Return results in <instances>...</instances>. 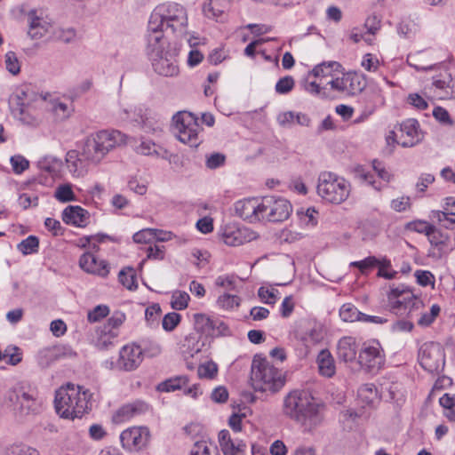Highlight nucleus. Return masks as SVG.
<instances>
[{
	"instance_id": "e433bc0d",
	"label": "nucleus",
	"mask_w": 455,
	"mask_h": 455,
	"mask_svg": "<svg viewBox=\"0 0 455 455\" xmlns=\"http://www.w3.org/2000/svg\"><path fill=\"white\" fill-rule=\"evenodd\" d=\"M279 291L272 284L260 286L258 290V297L267 305H275L279 299Z\"/></svg>"
},
{
	"instance_id": "f03ea898",
	"label": "nucleus",
	"mask_w": 455,
	"mask_h": 455,
	"mask_svg": "<svg viewBox=\"0 0 455 455\" xmlns=\"http://www.w3.org/2000/svg\"><path fill=\"white\" fill-rule=\"evenodd\" d=\"M9 106L14 118L25 125L36 127L41 124L48 102L32 89L24 87L11 96Z\"/></svg>"
},
{
	"instance_id": "1a4fd4ad",
	"label": "nucleus",
	"mask_w": 455,
	"mask_h": 455,
	"mask_svg": "<svg viewBox=\"0 0 455 455\" xmlns=\"http://www.w3.org/2000/svg\"><path fill=\"white\" fill-rule=\"evenodd\" d=\"M387 305L395 314L407 315L413 318L417 311L423 308L424 304L420 298L404 284L390 285L387 293Z\"/></svg>"
},
{
	"instance_id": "4d7b16f0",
	"label": "nucleus",
	"mask_w": 455,
	"mask_h": 455,
	"mask_svg": "<svg viewBox=\"0 0 455 455\" xmlns=\"http://www.w3.org/2000/svg\"><path fill=\"white\" fill-rule=\"evenodd\" d=\"M180 320L181 316L180 314L176 312H171L164 316L162 326L164 331H172L178 326V324L180 323Z\"/></svg>"
},
{
	"instance_id": "c9c22d12",
	"label": "nucleus",
	"mask_w": 455,
	"mask_h": 455,
	"mask_svg": "<svg viewBox=\"0 0 455 455\" xmlns=\"http://www.w3.org/2000/svg\"><path fill=\"white\" fill-rule=\"evenodd\" d=\"M108 327H100L97 333L96 346L100 349H106L113 344L115 339L117 337L118 332H113L108 329Z\"/></svg>"
},
{
	"instance_id": "2eb2a0df",
	"label": "nucleus",
	"mask_w": 455,
	"mask_h": 455,
	"mask_svg": "<svg viewBox=\"0 0 455 455\" xmlns=\"http://www.w3.org/2000/svg\"><path fill=\"white\" fill-rule=\"evenodd\" d=\"M420 365L429 372H437L444 364V355L441 346L429 342L421 346L419 352Z\"/></svg>"
},
{
	"instance_id": "a19ab883",
	"label": "nucleus",
	"mask_w": 455,
	"mask_h": 455,
	"mask_svg": "<svg viewBox=\"0 0 455 455\" xmlns=\"http://www.w3.org/2000/svg\"><path fill=\"white\" fill-rule=\"evenodd\" d=\"M190 455H220V452L212 443L202 440L194 444Z\"/></svg>"
},
{
	"instance_id": "b1692460",
	"label": "nucleus",
	"mask_w": 455,
	"mask_h": 455,
	"mask_svg": "<svg viewBox=\"0 0 455 455\" xmlns=\"http://www.w3.org/2000/svg\"><path fill=\"white\" fill-rule=\"evenodd\" d=\"M340 72H342V65L338 61L330 60L323 61L315 66L313 69L308 72V76H313L325 84L324 81L326 79H332V77L340 75Z\"/></svg>"
},
{
	"instance_id": "aec40b11",
	"label": "nucleus",
	"mask_w": 455,
	"mask_h": 455,
	"mask_svg": "<svg viewBox=\"0 0 455 455\" xmlns=\"http://www.w3.org/2000/svg\"><path fill=\"white\" fill-rule=\"evenodd\" d=\"M28 31L32 39H40L49 33L52 25L42 12L31 10L28 12Z\"/></svg>"
},
{
	"instance_id": "680f3d73",
	"label": "nucleus",
	"mask_w": 455,
	"mask_h": 455,
	"mask_svg": "<svg viewBox=\"0 0 455 455\" xmlns=\"http://www.w3.org/2000/svg\"><path fill=\"white\" fill-rule=\"evenodd\" d=\"M10 161L13 172L17 174H20L29 166V162L20 155L12 156Z\"/></svg>"
},
{
	"instance_id": "6ab92c4d",
	"label": "nucleus",
	"mask_w": 455,
	"mask_h": 455,
	"mask_svg": "<svg viewBox=\"0 0 455 455\" xmlns=\"http://www.w3.org/2000/svg\"><path fill=\"white\" fill-rule=\"evenodd\" d=\"M235 210L238 216L249 222L263 220L261 199L248 198L240 200L236 202Z\"/></svg>"
},
{
	"instance_id": "0eeeda50",
	"label": "nucleus",
	"mask_w": 455,
	"mask_h": 455,
	"mask_svg": "<svg viewBox=\"0 0 455 455\" xmlns=\"http://www.w3.org/2000/svg\"><path fill=\"white\" fill-rule=\"evenodd\" d=\"M251 380L256 391L272 394L278 392L285 383L281 370L260 357H254L252 361Z\"/></svg>"
},
{
	"instance_id": "f257e3e1",
	"label": "nucleus",
	"mask_w": 455,
	"mask_h": 455,
	"mask_svg": "<svg viewBox=\"0 0 455 455\" xmlns=\"http://www.w3.org/2000/svg\"><path fill=\"white\" fill-rule=\"evenodd\" d=\"M283 414L307 427H314L322 421L320 405L306 390L295 389L288 393L283 401Z\"/></svg>"
},
{
	"instance_id": "e2e57ef3",
	"label": "nucleus",
	"mask_w": 455,
	"mask_h": 455,
	"mask_svg": "<svg viewBox=\"0 0 455 455\" xmlns=\"http://www.w3.org/2000/svg\"><path fill=\"white\" fill-rule=\"evenodd\" d=\"M6 69L12 75H17L20 70V65L16 54L13 52H8L5 54Z\"/></svg>"
},
{
	"instance_id": "bf43d9fd",
	"label": "nucleus",
	"mask_w": 455,
	"mask_h": 455,
	"mask_svg": "<svg viewBox=\"0 0 455 455\" xmlns=\"http://www.w3.org/2000/svg\"><path fill=\"white\" fill-rule=\"evenodd\" d=\"M26 391L24 388L20 386L16 385L10 388L6 393V400L14 407H16L22 396V394H24Z\"/></svg>"
},
{
	"instance_id": "ddd939ff",
	"label": "nucleus",
	"mask_w": 455,
	"mask_h": 455,
	"mask_svg": "<svg viewBox=\"0 0 455 455\" xmlns=\"http://www.w3.org/2000/svg\"><path fill=\"white\" fill-rule=\"evenodd\" d=\"M195 330L207 337L219 338L231 335L229 326L222 319L204 313L193 315Z\"/></svg>"
},
{
	"instance_id": "4468645a",
	"label": "nucleus",
	"mask_w": 455,
	"mask_h": 455,
	"mask_svg": "<svg viewBox=\"0 0 455 455\" xmlns=\"http://www.w3.org/2000/svg\"><path fill=\"white\" fill-rule=\"evenodd\" d=\"M263 220L278 222L286 220L292 212L290 202L283 197L265 196L261 199Z\"/></svg>"
},
{
	"instance_id": "393cba45",
	"label": "nucleus",
	"mask_w": 455,
	"mask_h": 455,
	"mask_svg": "<svg viewBox=\"0 0 455 455\" xmlns=\"http://www.w3.org/2000/svg\"><path fill=\"white\" fill-rule=\"evenodd\" d=\"M79 266L89 274L103 277L107 276L109 272L108 264L104 260H98L97 258L90 252H86L81 256Z\"/></svg>"
},
{
	"instance_id": "cd10ccee",
	"label": "nucleus",
	"mask_w": 455,
	"mask_h": 455,
	"mask_svg": "<svg viewBox=\"0 0 455 455\" xmlns=\"http://www.w3.org/2000/svg\"><path fill=\"white\" fill-rule=\"evenodd\" d=\"M148 409V405L142 402L125 404L116 411L113 415V421L116 424L129 420L133 416L138 415Z\"/></svg>"
},
{
	"instance_id": "f704fd0d",
	"label": "nucleus",
	"mask_w": 455,
	"mask_h": 455,
	"mask_svg": "<svg viewBox=\"0 0 455 455\" xmlns=\"http://www.w3.org/2000/svg\"><path fill=\"white\" fill-rule=\"evenodd\" d=\"M162 234V230L146 228L133 235V241L137 243H149L155 240L168 241V237H159L157 235Z\"/></svg>"
},
{
	"instance_id": "8fccbe9b",
	"label": "nucleus",
	"mask_w": 455,
	"mask_h": 455,
	"mask_svg": "<svg viewBox=\"0 0 455 455\" xmlns=\"http://www.w3.org/2000/svg\"><path fill=\"white\" fill-rule=\"evenodd\" d=\"M380 263L379 259L374 256H369L360 261H353L350 267H357L363 275H366L369 271L378 267Z\"/></svg>"
},
{
	"instance_id": "58836bf2",
	"label": "nucleus",
	"mask_w": 455,
	"mask_h": 455,
	"mask_svg": "<svg viewBox=\"0 0 455 455\" xmlns=\"http://www.w3.org/2000/svg\"><path fill=\"white\" fill-rule=\"evenodd\" d=\"M313 76H307V78L304 82V89L308 93L315 96L324 97L326 96L327 92V86L326 84H323L322 81L318 79L310 80Z\"/></svg>"
},
{
	"instance_id": "7c9ffc66",
	"label": "nucleus",
	"mask_w": 455,
	"mask_h": 455,
	"mask_svg": "<svg viewBox=\"0 0 455 455\" xmlns=\"http://www.w3.org/2000/svg\"><path fill=\"white\" fill-rule=\"evenodd\" d=\"M316 362L321 375L331 378L335 374V363L330 351L326 349L321 350L317 355Z\"/></svg>"
},
{
	"instance_id": "5701e85b",
	"label": "nucleus",
	"mask_w": 455,
	"mask_h": 455,
	"mask_svg": "<svg viewBox=\"0 0 455 455\" xmlns=\"http://www.w3.org/2000/svg\"><path fill=\"white\" fill-rule=\"evenodd\" d=\"M66 167L74 178H83L88 173L90 164L81 156V152L69 150L65 157Z\"/></svg>"
},
{
	"instance_id": "a211bd4d",
	"label": "nucleus",
	"mask_w": 455,
	"mask_h": 455,
	"mask_svg": "<svg viewBox=\"0 0 455 455\" xmlns=\"http://www.w3.org/2000/svg\"><path fill=\"white\" fill-rule=\"evenodd\" d=\"M256 237L255 232L245 227L227 226L221 234L222 241L229 246H239Z\"/></svg>"
},
{
	"instance_id": "f3484780",
	"label": "nucleus",
	"mask_w": 455,
	"mask_h": 455,
	"mask_svg": "<svg viewBox=\"0 0 455 455\" xmlns=\"http://www.w3.org/2000/svg\"><path fill=\"white\" fill-rule=\"evenodd\" d=\"M143 361V349L136 344H127L119 352L116 367L119 370L132 371L136 370Z\"/></svg>"
},
{
	"instance_id": "37998d69",
	"label": "nucleus",
	"mask_w": 455,
	"mask_h": 455,
	"mask_svg": "<svg viewBox=\"0 0 455 455\" xmlns=\"http://www.w3.org/2000/svg\"><path fill=\"white\" fill-rule=\"evenodd\" d=\"M363 313L351 303L343 304L339 309V316L344 322H356L360 321L363 316Z\"/></svg>"
},
{
	"instance_id": "473e14b6",
	"label": "nucleus",
	"mask_w": 455,
	"mask_h": 455,
	"mask_svg": "<svg viewBox=\"0 0 455 455\" xmlns=\"http://www.w3.org/2000/svg\"><path fill=\"white\" fill-rule=\"evenodd\" d=\"M51 110L58 120H66L71 116L75 108L71 101L54 100L51 102Z\"/></svg>"
},
{
	"instance_id": "72a5a7b5",
	"label": "nucleus",
	"mask_w": 455,
	"mask_h": 455,
	"mask_svg": "<svg viewBox=\"0 0 455 455\" xmlns=\"http://www.w3.org/2000/svg\"><path fill=\"white\" fill-rule=\"evenodd\" d=\"M127 114V117H130L129 112L124 110ZM131 118L140 124L145 132L156 131V122L154 117L151 116V112L148 110H143L142 108L138 109V113L134 110V116H131Z\"/></svg>"
},
{
	"instance_id": "9d476101",
	"label": "nucleus",
	"mask_w": 455,
	"mask_h": 455,
	"mask_svg": "<svg viewBox=\"0 0 455 455\" xmlns=\"http://www.w3.org/2000/svg\"><path fill=\"white\" fill-rule=\"evenodd\" d=\"M173 131L180 141L190 147H197L200 144L199 132L202 128L193 114L180 112L173 116Z\"/></svg>"
},
{
	"instance_id": "864d4df0",
	"label": "nucleus",
	"mask_w": 455,
	"mask_h": 455,
	"mask_svg": "<svg viewBox=\"0 0 455 455\" xmlns=\"http://www.w3.org/2000/svg\"><path fill=\"white\" fill-rule=\"evenodd\" d=\"M4 359L10 365H17L22 360L21 350L16 346H8L4 349Z\"/></svg>"
},
{
	"instance_id": "6e6d98bb",
	"label": "nucleus",
	"mask_w": 455,
	"mask_h": 455,
	"mask_svg": "<svg viewBox=\"0 0 455 455\" xmlns=\"http://www.w3.org/2000/svg\"><path fill=\"white\" fill-rule=\"evenodd\" d=\"M295 85V81L292 76H286L280 78L275 84V92L278 94H287L292 91Z\"/></svg>"
},
{
	"instance_id": "7ed1b4c3",
	"label": "nucleus",
	"mask_w": 455,
	"mask_h": 455,
	"mask_svg": "<svg viewBox=\"0 0 455 455\" xmlns=\"http://www.w3.org/2000/svg\"><path fill=\"white\" fill-rule=\"evenodd\" d=\"M188 26L186 9L177 3H164L157 5L148 20V36L164 38L163 31L170 28L172 31L184 32Z\"/></svg>"
},
{
	"instance_id": "79ce46f5",
	"label": "nucleus",
	"mask_w": 455,
	"mask_h": 455,
	"mask_svg": "<svg viewBox=\"0 0 455 455\" xmlns=\"http://www.w3.org/2000/svg\"><path fill=\"white\" fill-rule=\"evenodd\" d=\"M188 382L186 376H179L169 379L158 385V390L162 392H172L185 387Z\"/></svg>"
},
{
	"instance_id": "5fc2aeb1",
	"label": "nucleus",
	"mask_w": 455,
	"mask_h": 455,
	"mask_svg": "<svg viewBox=\"0 0 455 455\" xmlns=\"http://www.w3.org/2000/svg\"><path fill=\"white\" fill-rule=\"evenodd\" d=\"M38 245V239L34 235H30L19 243L18 248L23 254L27 255L36 251Z\"/></svg>"
},
{
	"instance_id": "3c124183",
	"label": "nucleus",
	"mask_w": 455,
	"mask_h": 455,
	"mask_svg": "<svg viewBox=\"0 0 455 455\" xmlns=\"http://www.w3.org/2000/svg\"><path fill=\"white\" fill-rule=\"evenodd\" d=\"M54 196L61 203H68L76 200V196L70 184L60 185L55 190Z\"/></svg>"
},
{
	"instance_id": "338daca9",
	"label": "nucleus",
	"mask_w": 455,
	"mask_h": 455,
	"mask_svg": "<svg viewBox=\"0 0 455 455\" xmlns=\"http://www.w3.org/2000/svg\"><path fill=\"white\" fill-rule=\"evenodd\" d=\"M60 161L52 157H45L38 162V166L42 171H45L49 173H55L57 172V166L60 165Z\"/></svg>"
},
{
	"instance_id": "4be33fe9",
	"label": "nucleus",
	"mask_w": 455,
	"mask_h": 455,
	"mask_svg": "<svg viewBox=\"0 0 455 455\" xmlns=\"http://www.w3.org/2000/svg\"><path fill=\"white\" fill-rule=\"evenodd\" d=\"M399 144L403 148L413 147L422 140L419 131V123L415 119H407L399 127Z\"/></svg>"
},
{
	"instance_id": "a18cd8bd",
	"label": "nucleus",
	"mask_w": 455,
	"mask_h": 455,
	"mask_svg": "<svg viewBox=\"0 0 455 455\" xmlns=\"http://www.w3.org/2000/svg\"><path fill=\"white\" fill-rule=\"evenodd\" d=\"M5 455H40L37 449L24 443H14L5 449Z\"/></svg>"
},
{
	"instance_id": "f8f14e48",
	"label": "nucleus",
	"mask_w": 455,
	"mask_h": 455,
	"mask_svg": "<svg viewBox=\"0 0 455 455\" xmlns=\"http://www.w3.org/2000/svg\"><path fill=\"white\" fill-rule=\"evenodd\" d=\"M385 352L381 344L376 339L363 343L358 353V363L368 372L377 373L385 364Z\"/></svg>"
},
{
	"instance_id": "603ef678",
	"label": "nucleus",
	"mask_w": 455,
	"mask_h": 455,
	"mask_svg": "<svg viewBox=\"0 0 455 455\" xmlns=\"http://www.w3.org/2000/svg\"><path fill=\"white\" fill-rule=\"evenodd\" d=\"M218 366L212 361L205 362L198 366L197 374L201 379H212L217 376Z\"/></svg>"
},
{
	"instance_id": "2f4dec72",
	"label": "nucleus",
	"mask_w": 455,
	"mask_h": 455,
	"mask_svg": "<svg viewBox=\"0 0 455 455\" xmlns=\"http://www.w3.org/2000/svg\"><path fill=\"white\" fill-rule=\"evenodd\" d=\"M359 400L365 405L373 406L379 401V392L371 383L363 385L357 392Z\"/></svg>"
},
{
	"instance_id": "9b49d317",
	"label": "nucleus",
	"mask_w": 455,
	"mask_h": 455,
	"mask_svg": "<svg viewBox=\"0 0 455 455\" xmlns=\"http://www.w3.org/2000/svg\"><path fill=\"white\" fill-rule=\"evenodd\" d=\"M326 85L335 92L346 96H354L362 92L367 85L366 78L363 75L355 71H346L342 66L340 75L326 81Z\"/></svg>"
},
{
	"instance_id": "69168bd1",
	"label": "nucleus",
	"mask_w": 455,
	"mask_h": 455,
	"mask_svg": "<svg viewBox=\"0 0 455 455\" xmlns=\"http://www.w3.org/2000/svg\"><path fill=\"white\" fill-rule=\"evenodd\" d=\"M43 353H44L45 355L54 359L68 357L74 355L71 349L67 348L65 347H57L51 349H45L43 351Z\"/></svg>"
},
{
	"instance_id": "ea45409f",
	"label": "nucleus",
	"mask_w": 455,
	"mask_h": 455,
	"mask_svg": "<svg viewBox=\"0 0 455 455\" xmlns=\"http://www.w3.org/2000/svg\"><path fill=\"white\" fill-rule=\"evenodd\" d=\"M433 84L438 89L444 90L446 97L455 99V79L451 78L450 75H446L443 78H435Z\"/></svg>"
},
{
	"instance_id": "4c0bfd02",
	"label": "nucleus",
	"mask_w": 455,
	"mask_h": 455,
	"mask_svg": "<svg viewBox=\"0 0 455 455\" xmlns=\"http://www.w3.org/2000/svg\"><path fill=\"white\" fill-rule=\"evenodd\" d=\"M14 411L19 412L20 415L35 413L37 411V403L31 395L25 392L22 394L19 404L14 407Z\"/></svg>"
},
{
	"instance_id": "412c9836",
	"label": "nucleus",
	"mask_w": 455,
	"mask_h": 455,
	"mask_svg": "<svg viewBox=\"0 0 455 455\" xmlns=\"http://www.w3.org/2000/svg\"><path fill=\"white\" fill-rule=\"evenodd\" d=\"M219 443L224 455H245L246 443L228 430H221L218 435Z\"/></svg>"
},
{
	"instance_id": "c756f323",
	"label": "nucleus",
	"mask_w": 455,
	"mask_h": 455,
	"mask_svg": "<svg viewBox=\"0 0 455 455\" xmlns=\"http://www.w3.org/2000/svg\"><path fill=\"white\" fill-rule=\"evenodd\" d=\"M232 0H207L203 6V12L208 19L219 20L229 7Z\"/></svg>"
},
{
	"instance_id": "6e6552de",
	"label": "nucleus",
	"mask_w": 455,
	"mask_h": 455,
	"mask_svg": "<svg viewBox=\"0 0 455 455\" xmlns=\"http://www.w3.org/2000/svg\"><path fill=\"white\" fill-rule=\"evenodd\" d=\"M317 195L326 203L341 204L351 194V184L345 178L331 172L320 173L316 187Z\"/></svg>"
},
{
	"instance_id": "20e7f679",
	"label": "nucleus",
	"mask_w": 455,
	"mask_h": 455,
	"mask_svg": "<svg viewBox=\"0 0 455 455\" xmlns=\"http://www.w3.org/2000/svg\"><path fill=\"white\" fill-rule=\"evenodd\" d=\"M127 137L117 130H102L88 136L82 147L81 156L91 165H99L108 154L126 143Z\"/></svg>"
},
{
	"instance_id": "0e129e2a",
	"label": "nucleus",
	"mask_w": 455,
	"mask_h": 455,
	"mask_svg": "<svg viewBox=\"0 0 455 455\" xmlns=\"http://www.w3.org/2000/svg\"><path fill=\"white\" fill-rule=\"evenodd\" d=\"M432 216L439 222H445L447 228H455V213H446L441 211L432 212Z\"/></svg>"
},
{
	"instance_id": "dca6fc26",
	"label": "nucleus",
	"mask_w": 455,
	"mask_h": 455,
	"mask_svg": "<svg viewBox=\"0 0 455 455\" xmlns=\"http://www.w3.org/2000/svg\"><path fill=\"white\" fill-rule=\"evenodd\" d=\"M150 439V433L146 427H132L121 433L123 447L130 451H138L145 448Z\"/></svg>"
},
{
	"instance_id": "c03bdc74",
	"label": "nucleus",
	"mask_w": 455,
	"mask_h": 455,
	"mask_svg": "<svg viewBox=\"0 0 455 455\" xmlns=\"http://www.w3.org/2000/svg\"><path fill=\"white\" fill-rule=\"evenodd\" d=\"M241 299L236 295L224 293L219 296L217 305L220 308L227 311L234 310L240 306Z\"/></svg>"
},
{
	"instance_id": "423d86ee",
	"label": "nucleus",
	"mask_w": 455,
	"mask_h": 455,
	"mask_svg": "<svg viewBox=\"0 0 455 455\" xmlns=\"http://www.w3.org/2000/svg\"><path fill=\"white\" fill-rule=\"evenodd\" d=\"M147 51L155 72L167 77L179 75L177 51L171 48L165 38H160L157 36H148Z\"/></svg>"
},
{
	"instance_id": "09e8293b",
	"label": "nucleus",
	"mask_w": 455,
	"mask_h": 455,
	"mask_svg": "<svg viewBox=\"0 0 455 455\" xmlns=\"http://www.w3.org/2000/svg\"><path fill=\"white\" fill-rule=\"evenodd\" d=\"M120 283L128 290H133L137 287L135 272L132 267L122 269L118 275Z\"/></svg>"
},
{
	"instance_id": "a878e982",
	"label": "nucleus",
	"mask_w": 455,
	"mask_h": 455,
	"mask_svg": "<svg viewBox=\"0 0 455 455\" xmlns=\"http://www.w3.org/2000/svg\"><path fill=\"white\" fill-rule=\"evenodd\" d=\"M358 352L356 339L351 336L341 338L337 345V355L345 363L354 362Z\"/></svg>"
},
{
	"instance_id": "774afa93",
	"label": "nucleus",
	"mask_w": 455,
	"mask_h": 455,
	"mask_svg": "<svg viewBox=\"0 0 455 455\" xmlns=\"http://www.w3.org/2000/svg\"><path fill=\"white\" fill-rule=\"evenodd\" d=\"M295 303L292 295L286 296L280 307V314L283 318H288L293 312Z\"/></svg>"
},
{
	"instance_id": "052dcab7",
	"label": "nucleus",
	"mask_w": 455,
	"mask_h": 455,
	"mask_svg": "<svg viewBox=\"0 0 455 455\" xmlns=\"http://www.w3.org/2000/svg\"><path fill=\"white\" fill-rule=\"evenodd\" d=\"M434 226L425 220H414L407 224V228L417 233L425 234L427 236Z\"/></svg>"
},
{
	"instance_id": "de8ad7c7",
	"label": "nucleus",
	"mask_w": 455,
	"mask_h": 455,
	"mask_svg": "<svg viewBox=\"0 0 455 455\" xmlns=\"http://www.w3.org/2000/svg\"><path fill=\"white\" fill-rule=\"evenodd\" d=\"M190 297L184 291H174L172 294L171 306L175 310H183L188 307Z\"/></svg>"
},
{
	"instance_id": "bb28decb",
	"label": "nucleus",
	"mask_w": 455,
	"mask_h": 455,
	"mask_svg": "<svg viewBox=\"0 0 455 455\" xmlns=\"http://www.w3.org/2000/svg\"><path fill=\"white\" fill-rule=\"evenodd\" d=\"M89 217V212L80 206H68L62 213L65 223L81 228L87 225Z\"/></svg>"
},
{
	"instance_id": "39448f33",
	"label": "nucleus",
	"mask_w": 455,
	"mask_h": 455,
	"mask_svg": "<svg viewBox=\"0 0 455 455\" xmlns=\"http://www.w3.org/2000/svg\"><path fill=\"white\" fill-rule=\"evenodd\" d=\"M89 391L80 386L68 383L60 387L55 394V409L65 419L81 418L89 409Z\"/></svg>"
},
{
	"instance_id": "49530a36",
	"label": "nucleus",
	"mask_w": 455,
	"mask_h": 455,
	"mask_svg": "<svg viewBox=\"0 0 455 455\" xmlns=\"http://www.w3.org/2000/svg\"><path fill=\"white\" fill-rule=\"evenodd\" d=\"M420 311H421V309L417 311L418 315H414V316H419V318L417 320L418 324L421 325V326H428L438 316V315L441 311V308L438 305L434 304L430 308V312L422 313Z\"/></svg>"
},
{
	"instance_id": "c85d7f7f",
	"label": "nucleus",
	"mask_w": 455,
	"mask_h": 455,
	"mask_svg": "<svg viewBox=\"0 0 455 455\" xmlns=\"http://www.w3.org/2000/svg\"><path fill=\"white\" fill-rule=\"evenodd\" d=\"M427 238L431 245L435 247L442 254L448 253L453 249L449 234L435 227L432 228Z\"/></svg>"
},
{
	"instance_id": "13d9d810",
	"label": "nucleus",
	"mask_w": 455,
	"mask_h": 455,
	"mask_svg": "<svg viewBox=\"0 0 455 455\" xmlns=\"http://www.w3.org/2000/svg\"><path fill=\"white\" fill-rule=\"evenodd\" d=\"M380 263L378 265L379 272L378 275L380 277H384L387 280H391L395 278L397 272L395 270H388L391 266V262L389 259L383 258L379 259Z\"/></svg>"
}]
</instances>
